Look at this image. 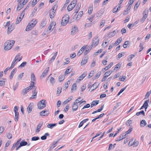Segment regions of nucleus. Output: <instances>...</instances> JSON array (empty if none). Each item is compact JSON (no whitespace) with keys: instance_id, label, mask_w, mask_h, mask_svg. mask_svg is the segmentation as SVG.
<instances>
[{"instance_id":"f257e3e1","label":"nucleus","mask_w":151,"mask_h":151,"mask_svg":"<svg viewBox=\"0 0 151 151\" xmlns=\"http://www.w3.org/2000/svg\"><path fill=\"white\" fill-rule=\"evenodd\" d=\"M15 41L14 40H9L7 41L6 43L4 44L5 45L4 49L6 50H9L11 49L15 43Z\"/></svg>"},{"instance_id":"f03ea898","label":"nucleus","mask_w":151,"mask_h":151,"mask_svg":"<svg viewBox=\"0 0 151 151\" xmlns=\"http://www.w3.org/2000/svg\"><path fill=\"white\" fill-rule=\"evenodd\" d=\"M46 101L45 100H42L40 101L37 104L38 108L42 109L45 108L46 106Z\"/></svg>"},{"instance_id":"7ed1b4c3","label":"nucleus","mask_w":151,"mask_h":151,"mask_svg":"<svg viewBox=\"0 0 151 151\" xmlns=\"http://www.w3.org/2000/svg\"><path fill=\"white\" fill-rule=\"evenodd\" d=\"M69 16L68 15H66L63 17L62 19L61 24L62 26L65 25L68 22Z\"/></svg>"},{"instance_id":"20e7f679","label":"nucleus","mask_w":151,"mask_h":151,"mask_svg":"<svg viewBox=\"0 0 151 151\" xmlns=\"http://www.w3.org/2000/svg\"><path fill=\"white\" fill-rule=\"evenodd\" d=\"M18 107L17 106H15L14 109V111L15 113V121L17 122L18 121L19 116V113L18 112Z\"/></svg>"},{"instance_id":"39448f33","label":"nucleus","mask_w":151,"mask_h":151,"mask_svg":"<svg viewBox=\"0 0 151 151\" xmlns=\"http://www.w3.org/2000/svg\"><path fill=\"white\" fill-rule=\"evenodd\" d=\"M76 1H73L67 7V10L68 11H71L74 7L76 4Z\"/></svg>"},{"instance_id":"423d86ee","label":"nucleus","mask_w":151,"mask_h":151,"mask_svg":"<svg viewBox=\"0 0 151 151\" xmlns=\"http://www.w3.org/2000/svg\"><path fill=\"white\" fill-rule=\"evenodd\" d=\"M57 6L55 5L52 9V11L49 13V15L51 18H53L55 16V12Z\"/></svg>"},{"instance_id":"0eeeda50","label":"nucleus","mask_w":151,"mask_h":151,"mask_svg":"<svg viewBox=\"0 0 151 151\" xmlns=\"http://www.w3.org/2000/svg\"><path fill=\"white\" fill-rule=\"evenodd\" d=\"M99 39L98 37H96L93 39L92 44V45L93 46V47H95L99 43Z\"/></svg>"},{"instance_id":"6e6552de","label":"nucleus","mask_w":151,"mask_h":151,"mask_svg":"<svg viewBox=\"0 0 151 151\" xmlns=\"http://www.w3.org/2000/svg\"><path fill=\"white\" fill-rule=\"evenodd\" d=\"M55 24L53 22L51 23L47 28V33H49L50 32L52 31L55 27Z\"/></svg>"},{"instance_id":"1a4fd4ad","label":"nucleus","mask_w":151,"mask_h":151,"mask_svg":"<svg viewBox=\"0 0 151 151\" xmlns=\"http://www.w3.org/2000/svg\"><path fill=\"white\" fill-rule=\"evenodd\" d=\"M49 114V111L47 110H44L41 111L40 115L41 116H46Z\"/></svg>"},{"instance_id":"9d476101","label":"nucleus","mask_w":151,"mask_h":151,"mask_svg":"<svg viewBox=\"0 0 151 151\" xmlns=\"http://www.w3.org/2000/svg\"><path fill=\"white\" fill-rule=\"evenodd\" d=\"M78 31V29L76 26H74L72 28L71 33L73 35L76 33Z\"/></svg>"},{"instance_id":"9b49d317","label":"nucleus","mask_w":151,"mask_h":151,"mask_svg":"<svg viewBox=\"0 0 151 151\" xmlns=\"http://www.w3.org/2000/svg\"><path fill=\"white\" fill-rule=\"evenodd\" d=\"M14 28V24H12L10 26H9L8 28L7 33L9 34L13 30Z\"/></svg>"},{"instance_id":"f8f14e48","label":"nucleus","mask_w":151,"mask_h":151,"mask_svg":"<svg viewBox=\"0 0 151 151\" xmlns=\"http://www.w3.org/2000/svg\"><path fill=\"white\" fill-rule=\"evenodd\" d=\"M49 67L46 68L45 70L42 73L41 75V77L43 78L45 76H46L47 75V73L48 71H49Z\"/></svg>"},{"instance_id":"ddd939ff","label":"nucleus","mask_w":151,"mask_h":151,"mask_svg":"<svg viewBox=\"0 0 151 151\" xmlns=\"http://www.w3.org/2000/svg\"><path fill=\"white\" fill-rule=\"evenodd\" d=\"M86 47H87V45L86 46H84L81 47V49L79 50L78 53L77 54V55L79 56L85 50V48H86Z\"/></svg>"},{"instance_id":"4468645a","label":"nucleus","mask_w":151,"mask_h":151,"mask_svg":"<svg viewBox=\"0 0 151 151\" xmlns=\"http://www.w3.org/2000/svg\"><path fill=\"white\" fill-rule=\"evenodd\" d=\"M43 123L42 122H40L37 125L36 130V132H40V128L42 126Z\"/></svg>"},{"instance_id":"2eb2a0df","label":"nucleus","mask_w":151,"mask_h":151,"mask_svg":"<svg viewBox=\"0 0 151 151\" xmlns=\"http://www.w3.org/2000/svg\"><path fill=\"white\" fill-rule=\"evenodd\" d=\"M78 104L73 102L72 106V111H76L78 109Z\"/></svg>"},{"instance_id":"dca6fc26","label":"nucleus","mask_w":151,"mask_h":151,"mask_svg":"<svg viewBox=\"0 0 151 151\" xmlns=\"http://www.w3.org/2000/svg\"><path fill=\"white\" fill-rule=\"evenodd\" d=\"M99 84H98L97 83H95L91 87V88H92L91 91H92L94 89H96L98 86Z\"/></svg>"},{"instance_id":"f3484780","label":"nucleus","mask_w":151,"mask_h":151,"mask_svg":"<svg viewBox=\"0 0 151 151\" xmlns=\"http://www.w3.org/2000/svg\"><path fill=\"white\" fill-rule=\"evenodd\" d=\"M149 100L148 99L146 101L144 104H143V107H144V108L145 109V111H146V109H147L148 107V103L149 102Z\"/></svg>"},{"instance_id":"a211bd4d","label":"nucleus","mask_w":151,"mask_h":151,"mask_svg":"<svg viewBox=\"0 0 151 151\" xmlns=\"http://www.w3.org/2000/svg\"><path fill=\"white\" fill-rule=\"evenodd\" d=\"M88 59L86 57L83 58L81 63V65H84L87 62Z\"/></svg>"},{"instance_id":"6ab92c4d","label":"nucleus","mask_w":151,"mask_h":151,"mask_svg":"<svg viewBox=\"0 0 151 151\" xmlns=\"http://www.w3.org/2000/svg\"><path fill=\"white\" fill-rule=\"evenodd\" d=\"M17 60H16V59H14V60L13 61L11 64V67L9 68V69H12V68H13L14 67L16 64L17 63Z\"/></svg>"},{"instance_id":"aec40b11","label":"nucleus","mask_w":151,"mask_h":151,"mask_svg":"<svg viewBox=\"0 0 151 151\" xmlns=\"http://www.w3.org/2000/svg\"><path fill=\"white\" fill-rule=\"evenodd\" d=\"M116 32L115 31H114L112 32H110L108 33V37H111L114 36L116 34Z\"/></svg>"},{"instance_id":"412c9836","label":"nucleus","mask_w":151,"mask_h":151,"mask_svg":"<svg viewBox=\"0 0 151 151\" xmlns=\"http://www.w3.org/2000/svg\"><path fill=\"white\" fill-rule=\"evenodd\" d=\"M147 124L146 121L145 120L141 121L140 123V126L141 127H144Z\"/></svg>"},{"instance_id":"4be33fe9","label":"nucleus","mask_w":151,"mask_h":151,"mask_svg":"<svg viewBox=\"0 0 151 151\" xmlns=\"http://www.w3.org/2000/svg\"><path fill=\"white\" fill-rule=\"evenodd\" d=\"M36 19H33L29 23V24H31L32 27H34L37 23Z\"/></svg>"},{"instance_id":"5701e85b","label":"nucleus","mask_w":151,"mask_h":151,"mask_svg":"<svg viewBox=\"0 0 151 151\" xmlns=\"http://www.w3.org/2000/svg\"><path fill=\"white\" fill-rule=\"evenodd\" d=\"M81 7V5L77 4L74 10V12L76 13H77L78 12L79 9Z\"/></svg>"},{"instance_id":"b1692460","label":"nucleus","mask_w":151,"mask_h":151,"mask_svg":"<svg viewBox=\"0 0 151 151\" xmlns=\"http://www.w3.org/2000/svg\"><path fill=\"white\" fill-rule=\"evenodd\" d=\"M24 5L22 3H18V6L17 7V11H19L23 7Z\"/></svg>"},{"instance_id":"393cba45","label":"nucleus","mask_w":151,"mask_h":151,"mask_svg":"<svg viewBox=\"0 0 151 151\" xmlns=\"http://www.w3.org/2000/svg\"><path fill=\"white\" fill-rule=\"evenodd\" d=\"M57 125V123L50 124L47 125V127L49 128L52 129L53 127Z\"/></svg>"},{"instance_id":"a878e982","label":"nucleus","mask_w":151,"mask_h":151,"mask_svg":"<svg viewBox=\"0 0 151 151\" xmlns=\"http://www.w3.org/2000/svg\"><path fill=\"white\" fill-rule=\"evenodd\" d=\"M33 27H32L31 24H29L27 26L26 29V31H29L31 30Z\"/></svg>"},{"instance_id":"bb28decb","label":"nucleus","mask_w":151,"mask_h":151,"mask_svg":"<svg viewBox=\"0 0 151 151\" xmlns=\"http://www.w3.org/2000/svg\"><path fill=\"white\" fill-rule=\"evenodd\" d=\"M57 53H58L57 52H55V53L53 56L52 57V58L50 60V62H53V61H54V60H55V58L56 57V56L57 54Z\"/></svg>"},{"instance_id":"cd10ccee","label":"nucleus","mask_w":151,"mask_h":151,"mask_svg":"<svg viewBox=\"0 0 151 151\" xmlns=\"http://www.w3.org/2000/svg\"><path fill=\"white\" fill-rule=\"evenodd\" d=\"M99 101H94L91 104V107H92L94 106H96L99 104Z\"/></svg>"},{"instance_id":"c85d7f7f","label":"nucleus","mask_w":151,"mask_h":151,"mask_svg":"<svg viewBox=\"0 0 151 151\" xmlns=\"http://www.w3.org/2000/svg\"><path fill=\"white\" fill-rule=\"evenodd\" d=\"M112 72V71H109L106 72L104 74V77H107L109 76Z\"/></svg>"},{"instance_id":"c756f323","label":"nucleus","mask_w":151,"mask_h":151,"mask_svg":"<svg viewBox=\"0 0 151 151\" xmlns=\"http://www.w3.org/2000/svg\"><path fill=\"white\" fill-rule=\"evenodd\" d=\"M148 13V11L147 9H145L143 13V16L147 18Z\"/></svg>"},{"instance_id":"7c9ffc66","label":"nucleus","mask_w":151,"mask_h":151,"mask_svg":"<svg viewBox=\"0 0 151 151\" xmlns=\"http://www.w3.org/2000/svg\"><path fill=\"white\" fill-rule=\"evenodd\" d=\"M16 70V68L14 69L11 72V74L9 76V77L10 79H12V78L13 76L14 75V74L15 72V71Z\"/></svg>"},{"instance_id":"2f4dec72","label":"nucleus","mask_w":151,"mask_h":151,"mask_svg":"<svg viewBox=\"0 0 151 151\" xmlns=\"http://www.w3.org/2000/svg\"><path fill=\"white\" fill-rule=\"evenodd\" d=\"M19 144V141H17L16 142L14 143L13 144V145L11 148V150H13L14 149V148L16 147H17V146H18V145Z\"/></svg>"},{"instance_id":"473e14b6","label":"nucleus","mask_w":151,"mask_h":151,"mask_svg":"<svg viewBox=\"0 0 151 151\" xmlns=\"http://www.w3.org/2000/svg\"><path fill=\"white\" fill-rule=\"evenodd\" d=\"M22 19V17H21V16H20L19 18H17L15 23L16 24H17L20 22Z\"/></svg>"},{"instance_id":"72a5a7b5","label":"nucleus","mask_w":151,"mask_h":151,"mask_svg":"<svg viewBox=\"0 0 151 151\" xmlns=\"http://www.w3.org/2000/svg\"><path fill=\"white\" fill-rule=\"evenodd\" d=\"M49 134L48 133H46L45 134V135L43 136H42L41 137V139L42 140H45L47 138V136H49Z\"/></svg>"},{"instance_id":"f704fd0d","label":"nucleus","mask_w":151,"mask_h":151,"mask_svg":"<svg viewBox=\"0 0 151 151\" xmlns=\"http://www.w3.org/2000/svg\"><path fill=\"white\" fill-rule=\"evenodd\" d=\"M72 70V69L71 68H68L65 72V76L70 73Z\"/></svg>"},{"instance_id":"c9c22d12","label":"nucleus","mask_w":151,"mask_h":151,"mask_svg":"<svg viewBox=\"0 0 151 151\" xmlns=\"http://www.w3.org/2000/svg\"><path fill=\"white\" fill-rule=\"evenodd\" d=\"M83 14V11H81L79 12L78 15L77 17V19H78V20L80 18L82 17Z\"/></svg>"},{"instance_id":"e433bc0d","label":"nucleus","mask_w":151,"mask_h":151,"mask_svg":"<svg viewBox=\"0 0 151 151\" xmlns=\"http://www.w3.org/2000/svg\"><path fill=\"white\" fill-rule=\"evenodd\" d=\"M122 40V38L120 37L117 39V41L115 42L114 45H118V44L120 43Z\"/></svg>"},{"instance_id":"4c0bfd02","label":"nucleus","mask_w":151,"mask_h":151,"mask_svg":"<svg viewBox=\"0 0 151 151\" xmlns=\"http://www.w3.org/2000/svg\"><path fill=\"white\" fill-rule=\"evenodd\" d=\"M31 104L30 103L29 105V106L27 108V110L29 113L31 112L32 110V108L31 107Z\"/></svg>"},{"instance_id":"58836bf2","label":"nucleus","mask_w":151,"mask_h":151,"mask_svg":"<svg viewBox=\"0 0 151 151\" xmlns=\"http://www.w3.org/2000/svg\"><path fill=\"white\" fill-rule=\"evenodd\" d=\"M60 139H58L57 141H54L52 143V145L51 146L50 148H51L53 149L54 147H55L56 146V144L58 143V141L60 140Z\"/></svg>"},{"instance_id":"ea45409f","label":"nucleus","mask_w":151,"mask_h":151,"mask_svg":"<svg viewBox=\"0 0 151 151\" xmlns=\"http://www.w3.org/2000/svg\"><path fill=\"white\" fill-rule=\"evenodd\" d=\"M64 79V77L63 75L60 76L58 78V80L60 82L63 81Z\"/></svg>"},{"instance_id":"a19ab883","label":"nucleus","mask_w":151,"mask_h":151,"mask_svg":"<svg viewBox=\"0 0 151 151\" xmlns=\"http://www.w3.org/2000/svg\"><path fill=\"white\" fill-rule=\"evenodd\" d=\"M126 135L127 134H124V133L122 134L121 135L122 137V138L121 139H118L117 140H116V141H119L122 139H123L125 138Z\"/></svg>"},{"instance_id":"79ce46f5","label":"nucleus","mask_w":151,"mask_h":151,"mask_svg":"<svg viewBox=\"0 0 151 151\" xmlns=\"http://www.w3.org/2000/svg\"><path fill=\"white\" fill-rule=\"evenodd\" d=\"M24 73H22L21 74H19L17 77V81H20L21 80L22 77L23 76V74Z\"/></svg>"},{"instance_id":"37998d69","label":"nucleus","mask_w":151,"mask_h":151,"mask_svg":"<svg viewBox=\"0 0 151 151\" xmlns=\"http://www.w3.org/2000/svg\"><path fill=\"white\" fill-rule=\"evenodd\" d=\"M82 100L81 99V97H79L77 99H76L75 101L74 102V103H76L77 104H78L80 102H81V101Z\"/></svg>"},{"instance_id":"c03bdc74","label":"nucleus","mask_w":151,"mask_h":151,"mask_svg":"<svg viewBox=\"0 0 151 151\" xmlns=\"http://www.w3.org/2000/svg\"><path fill=\"white\" fill-rule=\"evenodd\" d=\"M140 114H142L143 116H145V112L144 111L142 110V111H141L139 112H137L136 113V115L137 116H139V115H140Z\"/></svg>"},{"instance_id":"a18cd8bd","label":"nucleus","mask_w":151,"mask_h":151,"mask_svg":"<svg viewBox=\"0 0 151 151\" xmlns=\"http://www.w3.org/2000/svg\"><path fill=\"white\" fill-rule=\"evenodd\" d=\"M31 80L34 82L35 80V76L33 73H32L31 75Z\"/></svg>"},{"instance_id":"49530a36","label":"nucleus","mask_w":151,"mask_h":151,"mask_svg":"<svg viewBox=\"0 0 151 151\" xmlns=\"http://www.w3.org/2000/svg\"><path fill=\"white\" fill-rule=\"evenodd\" d=\"M50 81L52 85H53L55 83V79L52 77H51Z\"/></svg>"},{"instance_id":"de8ad7c7","label":"nucleus","mask_w":151,"mask_h":151,"mask_svg":"<svg viewBox=\"0 0 151 151\" xmlns=\"http://www.w3.org/2000/svg\"><path fill=\"white\" fill-rule=\"evenodd\" d=\"M135 56L134 55H129L128 58V60L130 61Z\"/></svg>"},{"instance_id":"09e8293b","label":"nucleus","mask_w":151,"mask_h":151,"mask_svg":"<svg viewBox=\"0 0 151 151\" xmlns=\"http://www.w3.org/2000/svg\"><path fill=\"white\" fill-rule=\"evenodd\" d=\"M76 83H74L72 86L71 87V91H73L74 90H76Z\"/></svg>"},{"instance_id":"8fccbe9b","label":"nucleus","mask_w":151,"mask_h":151,"mask_svg":"<svg viewBox=\"0 0 151 151\" xmlns=\"http://www.w3.org/2000/svg\"><path fill=\"white\" fill-rule=\"evenodd\" d=\"M46 24V21L45 20H43L41 23V25L42 27H44Z\"/></svg>"},{"instance_id":"3c124183","label":"nucleus","mask_w":151,"mask_h":151,"mask_svg":"<svg viewBox=\"0 0 151 151\" xmlns=\"http://www.w3.org/2000/svg\"><path fill=\"white\" fill-rule=\"evenodd\" d=\"M29 91L26 88L23 89L22 91V94L23 95H24L26 94Z\"/></svg>"},{"instance_id":"603ef678","label":"nucleus","mask_w":151,"mask_h":151,"mask_svg":"<svg viewBox=\"0 0 151 151\" xmlns=\"http://www.w3.org/2000/svg\"><path fill=\"white\" fill-rule=\"evenodd\" d=\"M20 144L22 145V146H23L27 145V143L26 142L22 140L20 143Z\"/></svg>"},{"instance_id":"864d4df0","label":"nucleus","mask_w":151,"mask_h":151,"mask_svg":"<svg viewBox=\"0 0 151 151\" xmlns=\"http://www.w3.org/2000/svg\"><path fill=\"white\" fill-rule=\"evenodd\" d=\"M105 23V20H102L101 22L100 23V26L101 27H102L104 25Z\"/></svg>"},{"instance_id":"5fc2aeb1","label":"nucleus","mask_w":151,"mask_h":151,"mask_svg":"<svg viewBox=\"0 0 151 151\" xmlns=\"http://www.w3.org/2000/svg\"><path fill=\"white\" fill-rule=\"evenodd\" d=\"M101 74V72L100 71L98 72L97 73L96 75L94 77V78L95 79H97L99 78Z\"/></svg>"},{"instance_id":"6e6d98bb","label":"nucleus","mask_w":151,"mask_h":151,"mask_svg":"<svg viewBox=\"0 0 151 151\" xmlns=\"http://www.w3.org/2000/svg\"><path fill=\"white\" fill-rule=\"evenodd\" d=\"M151 93V90H150L149 92H147L145 95V99H147V98H148L149 97L150 94Z\"/></svg>"},{"instance_id":"4d7b16f0","label":"nucleus","mask_w":151,"mask_h":151,"mask_svg":"<svg viewBox=\"0 0 151 151\" xmlns=\"http://www.w3.org/2000/svg\"><path fill=\"white\" fill-rule=\"evenodd\" d=\"M40 139L38 137H33L32 138V140L33 141H36Z\"/></svg>"},{"instance_id":"13d9d810","label":"nucleus","mask_w":151,"mask_h":151,"mask_svg":"<svg viewBox=\"0 0 151 151\" xmlns=\"http://www.w3.org/2000/svg\"><path fill=\"white\" fill-rule=\"evenodd\" d=\"M62 88L61 87H59L57 88V93L60 94L61 92Z\"/></svg>"},{"instance_id":"bf43d9fd","label":"nucleus","mask_w":151,"mask_h":151,"mask_svg":"<svg viewBox=\"0 0 151 151\" xmlns=\"http://www.w3.org/2000/svg\"><path fill=\"white\" fill-rule=\"evenodd\" d=\"M132 127H130L129 130L126 132V134H128L130 133L132 131Z\"/></svg>"},{"instance_id":"052dcab7","label":"nucleus","mask_w":151,"mask_h":151,"mask_svg":"<svg viewBox=\"0 0 151 151\" xmlns=\"http://www.w3.org/2000/svg\"><path fill=\"white\" fill-rule=\"evenodd\" d=\"M126 77L125 76H120L119 78V80L120 81H124V80H125Z\"/></svg>"},{"instance_id":"680f3d73","label":"nucleus","mask_w":151,"mask_h":151,"mask_svg":"<svg viewBox=\"0 0 151 151\" xmlns=\"http://www.w3.org/2000/svg\"><path fill=\"white\" fill-rule=\"evenodd\" d=\"M129 44V41H126L123 45V47L124 48H127V45Z\"/></svg>"},{"instance_id":"e2e57ef3","label":"nucleus","mask_w":151,"mask_h":151,"mask_svg":"<svg viewBox=\"0 0 151 151\" xmlns=\"http://www.w3.org/2000/svg\"><path fill=\"white\" fill-rule=\"evenodd\" d=\"M109 41H105L102 43V45L103 47H106L109 44Z\"/></svg>"},{"instance_id":"0e129e2a","label":"nucleus","mask_w":151,"mask_h":151,"mask_svg":"<svg viewBox=\"0 0 151 151\" xmlns=\"http://www.w3.org/2000/svg\"><path fill=\"white\" fill-rule=\"evenodd\" d=\"M6 137L8 139H11L12 138V135L11 133H8L6 134Z\"/></svg>"},{"instance_id":"69168bd1","label":"nucleus","mask_w":151,"mask_h":151,"mask_svg":"<svg viewBox=\"0 0 151 151\" xmlns=\"http://www.w3.org/2000/svg\"><path fill=\"white\" fill-rule=\"evenodd\" d=\"M124 54L125 53L124 52L119 53L118 55V58H120L121 57L124 55Z\"/></svg>"},{"instance_id":"338daca9","label":"nucleus","mask_w":151,"mask_h":151,"mask_svg":"<svg viewBox=\"0 0 151 151\" xmlns=\"http://www.w3.org/2000/svg\"><path fill=\"white\" fill-rule=\"evenodd\" d=\"M26 62H24L19 66V67H23L26 65Z\"/></svg>"},{"instance_id":"774afa93","label":"nucleus","mask_w":151,"mask_h":151,"mask_svg":"<svg viewBox=\"0 0 151 151\" xmlns=\"http://www.w3.org/2000/svg\"><path fill=\"white\" fill-rule=\"evenodd\" d=\"M139 141H135L134 142H133V145L134 147H136L139 144Z\"/></svg>"}]
</instances>
